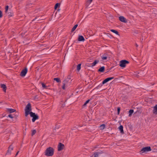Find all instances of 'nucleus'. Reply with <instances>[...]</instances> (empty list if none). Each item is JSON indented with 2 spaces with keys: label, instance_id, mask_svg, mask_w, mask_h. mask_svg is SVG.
<instances>
[{
  "label": "nucleus",
  "instance_id": "1",
  "mask_svg": "<svg viewBox=\"0 0 157 157\" xmlns=\"http://www.w3.org/2000/svg\"><path fill=\"white\" fill-rule=\"evenodd\" d=\"M54 149L51 147H48L45 150V155L50 156H52L54 154Z\"/></svg>",
  "mask_w": 157,
  "mask_h": 157
},
{
  "label": "nucleus",
  "instance_id": "2",
  "mask_svg": "<svg viewBox=\"0 0 157 157\" xmlns=\"http://www.w3.org/2000/svg\"><path fill=\"white\" fill-rule=\"evenodd\" d=\"M32 110L31 104L30 103H29L26 106L25 109V116L27 117L29 114H30V113Z\"/></svg>",
  "mask_w": 157,
  "mask_h": 157
},
{
  "label": "nucleus",
  "instance_id": "3",
  "mask_svg": "<svg viewBox=\"0 0 157 157\" xmlns=\"http://www.w3.org/2000/svg\"><path fill=\"white\" fill-rule=\"evenodd\" d=\"M151 151L150 147L148 146L143 148L140 151V154L142 155L144 153H147V152Z\"/></svg>",
  "mask_w": 157,
  "mask_h": 157
},
{
  "label": "nucleus",
  "instance_id": "4",
  "mask_svg": "<svg viewBox=\"0 0 157 157\" xmlns=\"http://www.w3.org/2000/svg\"><path fill=\"white\" fill-rule=\"evenodd\" d=\"M30 117H33L32 119V121L34 122L36 120H37L39 119V116L34 113L31 112L30 113Z\"/></svg>",
  "mask_w": 157,
  "mask_h": 157
},
{
  "label": "nucleus",
  "instance_id": "5",
  "mask_svg": "<svg viewBox=\"0 0 157 157\" xmlns=\"http://www.w3.org/2000/svg\"><path fill=\"white\" fill-rule=\"evenodd\" d=\"M129 62L125 60H121L120 62V66L122 67H125L126 64H128Z\"/></svg>",
  "mask_w": 157,
  "mask_h": 157
},
{
  "label": "nucleus",
  "instance_id": "6",
  "mask_svg": "<svg viewBox=\"0 0 157 157\" xmlns=\"http://www.w3.org/2000/svg\"><path fill=\"white\" fill-rule=\"evenodd\" d=\"M68 82V80H67V79L64 80L63 82V85L62 88L63 90H65V87L67 86Z\"/></svg>",
  "mask_w": 157,
  "mask_h": 157
},
{
  "label": "nucleus",
  "instance_id": "7",
  "mask_svg": "<svg viewBox=\"0 0 157 157\" xmlns=\"http://www.w3.org/2000/svg\"><path fill=\"white\" fill-rule=\"evenodd\" d=\"M64 146L63 144L59 143L58 146V151H60L63 149Z\"/></svg>",
  "mask_w": 157,
  "mask_h": 157
},
{
  "label": "nucleus",
  "instance_id": "8",
  "mask_svg": "<svg viewBox=\"0 0 157 157\" xmlns=\"http://www.w3.org/2000/svg\"><path fill=\"white\" fill-rule=\"evenodd\" d=\"M27 72V69L26 68L23 69L21 71L20 75L22 76H24L25 75Z\"/></svg>",
  "mask_w": 157,
  "mask_h": 157
},
{
  "label": "nucleus",
  "instance_id": "9",
  "mask_svg": "<svg viewBox=\"0 0 157 157\" xmlns=\"http://www.w3.org/2000/svg\"><path fill=\"white\" fill-rule=\"evenodd\" d=\"M13 148L12 145H10L8 148L6 155H10L11 154V151L13 150Z\"/></svg>",
  "mask_w": 157,
  "mask_h": 157
},
{
  "label": "nucleus",
  "instance_id": "10",
  "mask_svg": "<svg viewBox=\"0 0 157 157\" xmlns=\"http://www.w3.org/2000/svg\"><path fill=\"white\" fill-rule=\"evenodd\" d=\"M119 20L121 22L124 23H127V20L123 16H121L119 17Z\"/></svg>",
  "mask_w": 157,
  "mask_h": 157
},
{
  "label": "nucleus",
  "instance_id": "11",
  "mask_svg": "<svg viewBox=\"0 0 157 157\" xmlns=\"http://www.w3.org/2000/svg\"><path fill=\"white\" fill-rule=\"evenodd\" d=\"M153 113L155 115H157V104L153 107Z\"/></svg>",
  "mask_w": 157,
  "mask_h": 157
},
{
  "label": "nucleus",
  "instance_id": "12",
  "mask_svg": "<svg viewBox=\"0 0 157 157\" xmlns=\"http://www.w3.org/2000/svg\"><path fill=\"white\" fill-rule=\"evenodd\" d=\"M78 40L80 41H84L85 39L82 36H79L78 37Z\"/></svg>",
  "mask_w": 157,
  "mask_h": 157
},
{
  "label": "nucleus",
  "instance_id": "13",
  "mask_svg": "<svg viewBox=\"0 0 157 157\" xmlns=\"http://www.w3.org/2000/svg\"><path fill=\"white\" fill-rule=\"evenodd\" d=\"M99 62L98 60H95L92 63H91V66H90L91 67H93L96 64L98 63Z\"/></svg>",
  "mask_w": 157,
  "mask_h": 157
},
{
  "label": "nucleus",
  "instance_id": "14",
  "mask_svg": "<svg viewBox=\"0 0 157 157\" xmlns=\"http://www.w3.org/2000/svg\"><path fill=\"white\" fill-rule=\"evenodd\" d=\"M7 111L10 113H13L16 111V110L12 109H7Z\"/></svg>",
  "mask_w": 157,
  "mask_h": 157
},
{
  "label": "nucleus",
  "instance_id": "15",
  "mask_svg": "<svg viewBox=\"0 0 157 157\" xmlns=\"http://www.w3.org/2000/svg\"><path fill=\"white\" fill-rule=\"evenodd\" d=\"M1 87L2 88H3V91L6 92V85L4 84H1Z\"/></svg>",
  "mask_w": 157,
  "mask_h": 157
},
{
  "label": "nucleus",
  "instance_id": "16",
  "mask_svg": "<svg viewBox=\"0 0 157 157\" xmlns=\"http://www.w3.org/2000/svg\"><path fill=\"white\" fill-rule=\"evenodd\" d=\"M118 128L122 134H124L123 127V126L120 125Z\"/></svg>",
  "mask_w": 157,
  "mask_h": 157
},
{
  "label": "nucleus",
  "instance_id": "17",
  "mask_svg": "<svg viewBox=\"0 0 157 157\" xmlns=\"http://www.w3.org/2000/svg\"><path fill=\"white\" fill-rule=\"evenodd\" d=\"M105 67L103 66L99 68L98 70V72H103L105 71Z\"/></svg>",
  "mask_w": 157,
  "mask_h": 157
},
{
  "label": "nucleus",
  "instance_id": "18",
  "mask_svg": "<svg viewBox=\"0 0 157 157\" xmlns=\"http://www.w3.org/2000/svg\"><path fill=\"white\" fill-rule=\"evenodd\" d=\"M105 124H103L100 125V129L101 130L103 129L105 127Z\"/></svg>",
  "mask_w": 157,
  "mask_h": 157
},
{
  "label": "nucleus",
  "instance_id": "19",
  "mask_svg": "<svg viewBox=\"0 0 157 157\" xmlns=\"http://www.w3.org/2000/svg\"><path fill=\"white\" fill-rule=\"evenodd\" d=\"M78 26V24H76L74 25V26L71 29V32H73L77 28Z\"/></svg>",
  "mask_w": 157,
  "mask_h": 157
},
{
  "label": "nucleus",
  "instance_id": "20",
  "mask_svg": "<svg viewBox=\"0 0 157 157\" xmlns=\"http://www.w3.org/2000/svg\"><path fill=\"white\" fill-rule=\"evenodd\" d=\"M107 82H108V78H106L102 82V84L101 85V86H102Z\"/></svg>",
  "mask_w": 157,
  "mask_h": 157
},
{
  "label": "nucleus",
  "instance_id": "21",
  "mask_svg": "<svg viewBox=\"0 0 157 157\" xmlns=\"http://www.w3.org/2000/svg\"><path fill=\"white\" fill-rule=\"evenodd\" d=\"M134 111L133 110L131 109L128 112L129 113V116L131 117L132 115V114L133 113Z\"/></svg>",
  "mask_w": 157,
  "mask_h": 157
},
{
  "label": "nucleus",
  "instance_id": "22",
  "mask_svg": "<svg viewBox=\"0 0 157 157\" xmlns=\"http://www.w3.org/2000/svg\"><path fill=\"white\" fill-rule=\"evenodd\" d=\"M54 80L56 81L57 82H61L60 79L59 78H54Z\"/></svg>",
  "mask_w": 157,
  "mask_h": 157
},
{
  "label": "nucleus",
  "instance_id": "23",
  "mask_svg": "<svg viewBox=\"0 0 157 157\" xmlns=\"http://www.w3.org/2000/svg\"><path fill=\"white\" fill-rule=\"evenodd\" d=\"M81 64H78L77 66V69L78 71H79L81 69Z\"/></svg>",
  "mask_w": 157,
  "mask_h": 157
},
{
  "label": "nucleus",
  "instance_id": "24",
  "mask_svg": "<svg viewBox=\"0 0 157 157\" xmlns=\"http://www.w3.org/2000/svg\"><path fill=\"white\" fill-rule=\"evenodd\" d=\"M101 154L100 152H96L94 153V157H98L99 154Z\"/></svg>",
  "mask_w": 157,
  "mask_h": 157
},
{
  "label": "nucleus",
  "instance_id": "25",
  "mask_svg": "<svg viewBox=\"0 0 157 157\" xmlns=\"http://www.w3.org/2000/svg\"><path fill=\"white\" fill-rule=\"evenodd\" d=\"M111 32H113V33H115V34H116L117 35H119L118 32L117 31L114 30V29H111Z\"/></svg>",
  "mask_w": 157,
  "mask_h": 157
},
{
  "label": "nucleus",
  "instance_id": "26",
  "mask_svg": "<svg viewBox=\"0 0 157 157\" xmlns=\"http://www.w3.org/2000/svg\"><path fill=\"white\" fill-rule=\"evenodd\" d=\"M90 100V99H88L84 103V104L83 105V107L86 106V104L89 102Z\"/></svg>",
  "mask_w": 157,
  "mask_h": 157
},
{
  "label": "nucleus",
  "instance_id": "27",
  "mask_svg": "<svg viewBox=\"0 0 157 157\" xmlns=\"http://www.w3.org/2000/svg\"><path fill=\"white\" fill-rule=\"evenodd\" d=\"M60 4L59 3H57L56 4L54 7L55 9H56L59 6Z\"/></svg>",
  "mask_w": 157,
  "mask_h": 157
},
{
  "label": "nucleus",
  "instance_id": "28",
  "mask_svg": "<svg viewBox=\"0 0 157 157\" xmlns=\"http://www.w3.org/2000/svg\"><path fill=\"white\" fill-rule=\"evenodd\" d=\"M36 132V130H33L32 131V133L31 134V135L33 136L34 135Z\"/></svg>",
  "mask_w": 157,
  "mask_h": 157
},
{
  "label": "nucleus",
  "instance_id": "29",
  "mask_svg": "<svg viewBox=\"0 0 157 157\" xmlns=\"http://www.w3.org/2000/svg\"><path fill=\"white\" fill-rule=\"evenodd\" d=\"M13 13L12 12H9L8 13V16L9 17H11L13 16Z\"/></svg>",
  "mask_w": 157,
  "mask_h": 157
},
{
  "label": "nucleus",
  "instance_id": "30",
  "mask_svg": "<svg viewBox=\"0 0 157 157\" xmlns=\"http://www.w3.org/2000/svg\"><path fill=\"white\" fill-rule=\"evenodd\" d=\"M41 84H42V86L43 87L45 88L46 89L47 88V86L45 85L44 83H42Z\"/></svg>",
  "mask_w": 157,
  "mask_h": 157
},
{
  "label": "nucleus",
  "instance_id": "31",
  "mask_svg": "<svg viewBox=\"0 0 157 157\" xmlns=\"http://www.w3.org/2000/svg\"><path fill=\"white\" fill-rule=\"evenodd\" d=\"M36 19L37 20V21H38L40 19V18H39V17H36L35 19L33 20L32 21H34Z\"/></svg>",
  "mask_w": 157,
  "mask_h": 157
},
{
  "label": "nucleus",
  "instance_id": "32",
  "mask_svg": "<svg viewBox=\"0 0 157 157\" xmlns=\"http://www.w3.org/2000/svg\"><path fill=\"white\" fill-rule=\"evenodd\" d=\"M9 6H6L5 7V12L6 13H7V12Z\"/></svg>",
  "mask_w": 157,
  "mask_h": 157
},
{
  "label": "nucleus",
  "instance_id": "33",
  "mask_svg": "<svg viewBox=\"0 0 157 157\" xmlns=\"http://www.w3.org/2000/svg\"><path fill=\"white\" fill-rule=\"evenodd\" d=\"M32 6V3H29L27 5V7H31Z\"/></svg>",
  "mask_w": 157,
  "mask_h": 157
},
{
  "label": "nucleus",
  "instance_id": "34",
  "mask_svg": "<svg viewBox=\"0 0 157 157\" xmlns=\"http://www.w3.org/2000/svg\"><path fill=\"white\" fill-rule=\"evenodd\" d=\"M120 108L119 107H118L117 108V113H118V114H119V113H120Z\"/></svg>",
  "mask_w": 157,
  "mask_h": 157
},
{
  "label": "nucleus",
  "instance_id": "35",
  "mask_svg": "<svg viewBox=\"0 0 157 157\" xmlns=\"http://www.w3.org/2000/svg\"><path fill=\"white\" fill-rule=\"evenodd\" d=\"M8 117L11 118H13V117L12 114H9L8 115Z\"/></svg>",
  "mask_w": 157,
  "mask_h": 157
},
{
  "label": "nucleus",
  "instance_id": "36",
  "mask_svg": "<svg viewBox=\"0 0 157 157\" xmlns=\"http://www.w3.org/2000/svg\"><path fill=\"white\" fill-rule=\"evenodd\" d=\"M2 16V13L1 11L0 10V18Z\"/></svg>",
  "mask_w": 157,
  "mask_h": 157
},
{
  "label": "nucleus",
  "instance_id": "37",
  "mask_svg": "<svg viewBox=\"0 0 157 157\" xmlns=\"http://www.w3.org/2000/svg\"><path fill=\"white\" fill-rule=\"evenodd\" d=\"M71 79V76H68V77H67V80H70Z\"/></svg>",
  "mask_w": 157,
  "mask_h": 157
},
{
  "label": "nucleus",
  "instance_id": "38",
  "mask_svg": "<svg viewBox=\"0 0 157 157\" xmlns=\"http://www.w3.org/2000/svg\"><path fill=\"white\" fill-rule=\"evenodd\" d=\"M107 58V57L106 56H104L102 57V59H105Z\"/></svg>",
  "mask_w": 157,
  "mask_h": 157
},
{
  "label": "nucleus",
  "instance_id": "39",
  "mask_svg": "<svg viewBox=\"0 0 157 157\" xmlns=\"http://www.w3.org/2000/svg\"><path fill=\"white\" fill-rule=\"evenodd\" d=\"M113 78V77L109 78V81Z\"/></svg>",
  "mask_w": 157,
  "mask_h": 157
},
{
  "label": "nucleus",
  "instance_id": "40",
  "mask_svg": "<svg viewBox=\"0 0 157 157\" xmlns=\"http://www.w3.org/2000/svg\"><path fill=\"white\" fill-rule=\"evenodd\" d=\"M113 83H114L113 81V82H111L110 83L109 86H111V85H112V84H113Z\"/></svg>",
  "mask_w": 157,
  "mask_h": 157
},
{
  "label": "nucleus",
  "instance_id": "41",
  "mask_svg": "<svg viewBox=\"0 0 157 157\" xmlns=\"http://www.w3.org/2000/svg\"><path fill=\"white\" fill-rule=\"evenodd\" d=\"M19 151H17V152L16 155H15V156H17V155H18V154L19 152Z\"/></svg>",
  "mask_w": 157,
  "mask_h": 157
},
{
  "label": "nucleus",
  "instance_id": "42",
  "mask_svg": "<svg viewBox=\"0 0 157 157\" xmlns=\"http://www.w3.org/2000/svg\"><path fill=\"white\" fill-rule=\"evenodd\" d=\"M93 0H88V2H90V3Z\"/></svg>",
  "mask_w": 157,
  "mask_h": 157
},
{
  "label": "nucleus",
  "instance_id": "43",
  "mask_svg": "<svg viewBox=\"0 0 157 157\" xmlns=\"http://www.w3.org/2000/svg\"><path fill=\"white\" fill-rule=\"evenodd\" d=\"M135 45H136V47H138V44H135Z\"/></svg>",
  "mask_w": 157,
  "mask_h": 157
},
{
  "label": "nucleus",
  "instance_id": "44",
  "mask_svg": "<svg viewBox=\"0 0 157 157\" xmlns=\"http://www.w3.org/2000/svg\"><path fill=\"white\" fill-rule=\"evenodd\" d=\"M113 68V67H112L110 69H112V68Z\"/></svg>",
  "mask_w": 157,
  "mask_h": 157
}]
</instances>
